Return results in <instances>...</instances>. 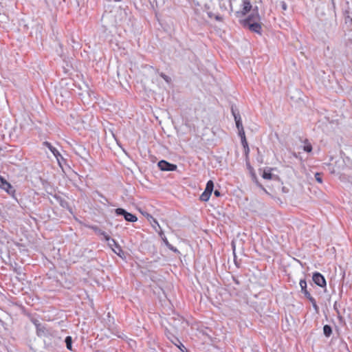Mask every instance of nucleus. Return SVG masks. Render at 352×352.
<instances>
[{"mask_svg": "<svg viewBox=\"0 0 352 352\" xmlns=\"http://www.w3.org/2000/svg\"><path fill=\"white\" fill-rule=\"evenodd\" d=\"M104 236L106 241H109L110 239V236L108 234H104Z\"/></svg>", "mask_w": 352, "mask_h": 352, "instance_id": "nucleus-24", "label": "nucleus"}, {"mask_svg": "<svg viewBox=\"0 0 352 352\" xmlns=\"http://www.w3.org/2000/svg\"><path fill=\"white\" fill-rule=\"evenodd\" d=\"M303 150L307 153H310L312 151V146L308 140L304 141Z\"/></svg>", "mask_w": 352, "mask_h": 352, "instance_id": "nucleus-11", "label": "nucleus"}, {"mask_svg": "<svg viewBox=\"0 0 352 352\" xmlns=\"http://www.w3.org/2000/svg\"><path fill=\"white\" fill-rule=\"evenodd\" d=\"M43 145L47 147L56 157H58V156L60 155L58 151L55 147H54L50 142H44Z\"/></svg>", "mask_w": 352, "mask_h": 352, "instance_id": "nucleus-10", "label": "nucleus"}, {"mask_svg": "<svg viewBox=\"0 0 352 352\" xmlns=\"http://www.w3.org/2000/svg\"><path fill=\"white\" fill-rule=\"evenodd\" d=\"M243 25L253 32L261 34L262 28L260 23V16L258 13L252 14L245 19L243 21Z\"/></svg>", "mask_w": 352, "mask_h": 352, "instance_id": "nucleus-1", "label": "nucleus"}, {"mask_svg": "<svg viewBox=\"0 0 352 352\" xmlns=\"http://www.w3.org/2000/svg\"><path fill=\"white\" fill-rule=\"evenodd\" d=\"M158 166L162 170H175L177 166L173 164H170L165 160H161L158 162Z\"/></svg>", "mask_w": 352, "mask_h": 352, "instance_id": "nucleus-7", "label": "nucleus"}, {"mask_svg": "<svg viewBox=\"0 0 352 352\" xmlns=\"http://www.w3.org/2000/svg\"><path fill=\"white\" fill-rule=\"evenodd\" d=\"M160 76L167 82H170V78L164 74V73L160 74Z\"/></svg>", "mask_w": 352, "mask_h": 352, "instance_id": "nucleus-18", "label": "nucleus"}, {"mask_svg": "<svg viewBox=\"0 0 352 352\" xmlns=\"http://www.w3.org/2000/svg\"><path fill=\"white\" fill-rule=\"evenodd\" d=\"M241 140V144L243 145V147H247V146H248V144L246 138H242Z\"/></svg>", "mask_w": 352, "mask_h": 352, "instance_id": "nucleus-20", "label": "nucleus"}, {"mask_svg": "<svg viewBox=\"0 0 352 352\" xmlns=\"http://www.w3.org/2000/svg\"><path fill=\"white\" fill-rule=\"evenodd\" d=\"M175 340L177 342H174L173 340H171V342L175 345H176L182 351H184V350L186 349L184 345L177 338H175Z\"/></svg>", "mask_w": 352, "mask_h": 352, "instance_id": "nucleus-15", "label": "nucleus"}, {"mask_svg": "<svg viewBox=\"0 0 352 352\" xmlns=\"http://www.w3.org/2000/svg\"><path fill=\"white\" fill-rule=\"evenodd\" d=\"M252 9V3L250 0H243L242 1V8L241 10V14L242 16L245 15L248 13Z\"/></svg>", "mask_w": 352, "mask_h": 352, "instance_id": "nucleus-8", "label": "nucleus"}, {"mask_svg": "<svg viewBox=\"0 0 352 352\" xmlns=\"http://www.w3.org/2000/svg\"><path fill=\"white\" fill-rule=\"evenodd\" d=\"M232 115L234 116L235 122L241 121V118L239 113H236L233 109H232Z\"/></svg>", "mask_w": 352, "mask_h": 352, "instance_id": "nucleus-16", "label": "nucleus"}, {"mask_svg": "<svg viewBox=\"0 0 352 352\" xmlns=\"http://www.w3.org/2000/svg\"><path fill=\"white\" fill-rule=\"evenodd\" d=\"M216 19H217V20H220V17H219V16H217V17H216Z\"/></svg>", "mask_w": 352, "mask_h": 352, "instance_id": "nucleus-26", "label": "nucleus"}, {"mask_svg": "<svg viewBox=\"0 0 352 352\" xmlns=\"http://www.w3.org/2000/svg\"><path fill=\"white\" fill-rule=\"evenodd\" d=\"M243 148H244V151H245V154L246 157H248V155H249V153H250L249 146H247V147H243Z\"/></svg>", "mask_w": 352, "mask_h": 352, "instance_id": "nucleus-22", "label": "nucleus"}, {"mask_svg": "<svg viewBox=\"0 0 352 352\" xmlns=\"http://www.w3.org/2000/svg\"><path fill=\"white\" fill-rule=\"evenodd\" d=\"M283 8L284 10H285V9H286V5H285V3H283Z\"/></svg>", "mask_w": 352, "mask_h": 352, "instance_id": "nucleus-25", "label": "nucleus"}, {"mask_svg": "<svg viewBox=\"0 0 352 352\" xmlns=\"http://www.w3.org/2000/svg\"><path fill=\"white\" fill-rule=\"evenodd\" d=\"M214 188V183L212 180H209L205 188V190L200 195V200L202 201H208L212 195Z\"/></svg>", "mask_w": 352, "mask_h": 352, "instance_id": "nucleus-4", "label": "nucleus"}, {"mask_svg": "<svg viewBox=\"0 0 352 352\" xmlns=\"http://www.w3.org/2000/svg\"><path fill=\"white\" fill-rule=\"evenodd\" d=\"M323 332L326 337H329L332 333V329L329 325L325 324L323 327Z\"/></svg>", "mask_w": 352, "mask_h": 352, "instance_id": "nucleus-12", "label": "nucleus"}, {"mask_svg": "<svg viewBox=\"0 0 352 352\" xmlns=\"http://www.w3.org/2000/svg\"><path fill=\"white\" fill-rule=\"evenodd\" d=\"M0 188L6 191L9 195L14 196L16 190L5 178L0 175Z\"/></svg>", "mask_w": 352, "mask_h": 352, "instance_id": "nucleus-3", "label": "nucleus"}, {"mask_svg": "<svg viewBox=\"0 0 352 352\" xmlns=\"http://www.w3.org/2000/svg\"><path fill=\"white\" fill-rule=\"evenodd\" d=\"M116 213L118 215H123L124 217V219L129 222H135L138 220V218L135 215L126 212L123 208L116 209Z\"/></svg>", "mask_w": 352, "mask_h": 352, "instance_id": "nucleus-5", "label": "nucleus"}, {"mask_svg": "<svg viewBox=\"0 0 352 352\" xmlns=\"http://www.w3.org/2000/svg\"><path fill=\"white\" fill-rule=\"evenodd\" d=\"M239 135L241 137V139L246 138L244 129H239Z\"/></svg>", "mask_w": 352, "mask_h": 352, "instance_id": "nucleus-19", "label": "nucleus"}, {"mask_svg": "<svg viewBox=\"0 0 352 352\" xmlns=\"http://www.w3.org/2000/svg\"><path fill=\"white\" fill-rule=\"evenodd\" d=\"M214 194L217 197L221 196V192L217 190H214Z\"/></svg>", "mask_w": 352, "mask_h": 352, "instance_id": "nucleus-23", "label": "nucleus"}, {"mask_svg": "<svg viewBox=\"0 0 352 352\" xmlns=\"http://www.w3.org/2000/svg\"><path fill=\"white\" fill-rule=\"evenodd\" d=\"M299 284L301 288V292L304 294L305 296L311 302L315 309H318V305L316 300L311 296V294L307 289L306 280L305 279H302L300 280Z\"/></svg>", "mask_w": 352, "mask_h": 352, "instance_id": "nucleus-2", "label": "nucleus"}, {"mask_svg": "<svg viewBox=\"0 0 352 352\" xmlns=\"http://www.w3.org/2000/svg\"><path fill=\"white\" fill-rule=\"evenodd\" d=\"M315 179L316 180L320 183V184H322V174L320 173H316L315 174Z\"/></svg>", "mask_w": 352, "mask_h": 352, "instance_id": "nucleus-17", "label": "nucleus"}, {"mask_svg": "<svg viewBox=\"0 0 352 352\" xmlns=\"http://www.w3.org/2000/svg\"><path fill=\"white\" fill-rule=\"evenodd\" d=\"M65 343L67 349L69 351L72 350V339L71 336H67L65 338Z\"/></svg>", "mask_w": 352, "mask_h": 352, "instance_id": "nucleus-14", "label": "nucleus"}, {"mask_svg": "<svg viewBox=\"0 0 352 352\" xmlns=\"http://www.w3.org/2000/svg\"><path fill=\"white\" fill-rule=\"evenodd\" d=\"M148 219H149L150 223H151V226H153V228L156 231L159 232V234L160 235H162L163 234V232L161 230V227H160L158 221L155 218H153L152 216H150Z\"/></svg>", "mask_w": 352, "mask_h": 352, "instance_id": "nucleus-9", "label": "nucleus"}, {"mask_svg": "<svg viewBox=\"0 0 352 352\" xmlns=\"http://www.w3.org/2000/svg\"><path fill=\"white\" fill-rule=\"evenodd\" d=\"M236 122V126L238 130L241 129H243L241 120V121H238V122Z\"/></svg>", "mask_w": 352, "mask_h": 352, "instance_id": "nucleus-21", "label": "nucleus"}, {"mask_svg": "<svg viewBox=\"0 0 352 352\" xmlns=\"http://www.w3.org/2000/svg\"><path fill=\"white\" fill-rule=\"evenodd\" d=\"M271 170V168L268 170H264L262 174V177L265 179H271L272 178Z\"/></svg>", "mask_w": 352, "mask_h": 352, "instance_id": "nucleus-13", "label": "nucleus"}, {"mask_svg": "<svg viewBox=\"0 0 352 352\" xmlns=\"http://www.w3.org/2000/svg\"><path fill=\"white\" fill-rule=\"evenodd\" d=\"M313 281L318 286L324 287L326 286V280L324 277L319 272H316L313 275Z\"/></svg>", "mask_w": 352, "mask_h": 352, "instance_id": "nucleus-6", "label": "nucleus"}]
</instances>
